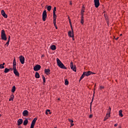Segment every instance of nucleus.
<instances>
[{
	"label": "nucleus",
	"instance_id": "nucleus-48",
	"mask_svg": "<svg viewBox=\"0 0 128 128\" xmlns=\"http://www.w3.org/2000/svg\"><path fill=\"white\" fill-rule=\"evenodd\" d=\"M79 82H80V79L79 80Z\"/></svg>",
	"mask_w": 128,
	"mask_h": 128
},
{
	"label": "nucleus",
	"instance_id": "nucleus-12",
	"mask_svg": "<svg viewBox=\"0 0 128 128\" xmlns=\"http://www.w3.org/2000/svg\"><path fill=\"white\" fill-rule=\"evenodd\" d=\"M22 116H28V111L24 110L22 112Z\"/></svg>",
	"mask_w": 128,
	"mask_h": 128
},
{
	"label": "nucleus",
	"instance_id": "nucleus-5",
	"mask_svg": "<svg viewBox=\"0 0 128 128\" xmlns=\"http://www.w3.org/2000/svg\"><path fill=\"white\" fill-rule=\"evenodd\" d=\"M1 38L3 40H6L8 38H6V35L4 32V30H2L1 32Z\"/></svg>",
	"mask_w": 128,
	"mask_h": 128
},
{
	"label": "nucleus",
	"instance_id": "nucleus-42",
	"mask_svg": "<svg viewBox=\"0 0 128 128\" xmlns=\"http://www.w3.org/2000/svg\"><path fill=\"white\" fill-rule=\"evenodd\" d=\"M55 28H56V30H58V26H55Z\"/></svg>",
	"mask_w": 128,
	"mask_h": 128
},
{
	"label": "nucleus",
	"instance_id": "nucleus-6",
	"mask_svg": "<svg viewBox=\"0 0 128 128\" xmlns=\"http://www.w3.org/2000/svg\"><path fill=\"white\" fill-rule=\"evenodd\" d=\"M48 16V14H46V10H45L42 13V20L44 22H46V20Z\"/></svg>",
	"mask_w": 128,
	"mask_h": 128
},
{
	"label": "nucleus",
	"instance_id": "nucleus-22",
	"mask_svg": "<svg viewBox=\"0 0 128 128\" xmlns=\"http://www.w3.org/2000/svg\"><path fill=\"white\" fill-rule=\"evenodd\" d=\"M119 116H121V117L124 116V115L122 114V110H120L119 111Z\"/></svg>",
	"mask_w": 128,
	"mask_h": 128
},
{
	"label": "nucleus",
	"instance_id": "nucleus-20",
	"mask_svg": "<svg viewBox=\"0 0 128 128\" xmlns=\"http://www.w3.org/2000/svg\"><path fill=\"white\" fill-rule=\"evenodd\" d=\"M28 124V119H26L24 122V126H26Z\"/></svg>",
	"mask_w": 128,
	"mask_h": 128
},
{
	"label": "nucleus",
	"instance_id": "nucleus-29",
	"mask_svg": "<svg viewBox=\"0 0 128 128\" xmlns=\"http://www.w3.org/2000/svg\"><path fill=\"white\" fill-rule=\"evenodd\" d=\"M47 10H48V12H50V10H52V6H48L47 8Z\"/></svg>",
	"mask_w": 128,
	"mask_h": 128
},
{
	"label": "nucleus",
	"instance_id": "nucleus-47",
	"mask_svg": "<svg viewBox=\"0 0 128 128\" xmlns=\"http://www.w3.org/2000/svg\"><path fill=\"white\" fill-rule=\"evenodd\" d=\"M10 70H12V68H10Z\"/></svg>",
	"mask_w": 128,
	"mask_h": 128
},
{
	"label": "nucleus",
	"instance_id": "nucleus-30",
	"mask_svg": "<svg viewBox=\"0 0 128 128\" xmlns=\"http://www.w3.org/2000/svg\"><path fill=\"white\" fill-rule=\"evenodd\" d=\"M65 86H68V79L65 80Z\"/></svg>",
	"mask_w": 128,
	"mask_h": 128
},
{
	"label": "nucleus",
	"instance_id": "nucleus-15",
	"mask_svg": "<svg viewBox=\"0 0 128 128\" xmlns=\"http://www.w3.org/2000/svg\"><path fill=\"white\" fill-rule=\"evenodd\" d=\"M44 72L46 74H50V69H45Z\"/></svg>",
	"mask_w": 128,
	"mask_h": 128
},
{
	"label": "nucleus",
	"instance_id": "nucleus-36",
	"mask_svg": "<svg viewBox=\"0 0 128 128\" xmlns=\"http://www.w3.org/2000/svg\"><path fill=\"white\" fill-rule=\"evenodd\" d=\"M14 95H12L11 96V98H10L9 100H14Z\"/></svg>",
	"mask_w": 128,
	"mask_h": 128
},
{
	"label": "nucleus",
	"instance_id": "nucleus-43",
	"mask_svg": "<svg viewBox=\"0 0 128 128\" xmlns=\"http://www.w3.org/2000/svg\"><path fill=\"white\" fill-rule=\"evenodd\" d=\"M2 65H3V66L5 64L4 62H3L2 64Z\"/></svg>",
	"mask_w": 128,
	"mask_h": 128
},
{
	"label": "nucleus",
	"instance_id": "nucleus-4",
	"mask_svg": "<svg viewBox=\"0 0 128 128\" xmlns=\"http://www.w3.org/2000/svg\"><path fill=\"white\" fill-rule=\"evenodd\" d=\"M92 72H90V71H88L87 72H84L83 74L82 75V76H80V80H82L84 76H90V74H92Z\"/></svg>",
	"mask_w": 128,
	"mask_h": 128
},
{
	"label": "nucleus",
	"instance_id": "nucleus-35",
	"mask_svg": "<svg viewBox=\"0 0 128 128\" xmlns=\"http://www.w3.org/2000/svg\"><path fill=\"white\" fill-rule=\"evenodd\" d=\"M56 7H54L53 13H56Z\"/></svg>",
	"mask_w": 128,
	"mask_h": 128
},
{
	"label": "nucleus",
	"instance_id": "nucleus-45",
	"mask_svg": "<svg viewBox=\"0 0 128 128\" xmlns=\"http://www.w3.org/2000/svg\"><path fill=\"white\" fill-rule=\"evenodd\" d=\"M18 128H22V126H19V127Z\"/></svg>",
	"mask_w": 128,
	"mask_h": 128
},
{
	"label": "nucleus",
	"instance_id": "nucleus-8",
	"mask_svg": "<svg viewBox=\"0 0 128 128\" xmlns=\"http://www.w3.org/2000/svg\"><path fill=\"white\" fill-rule=\"evenodd\" d=\"M42 66L40 64H36L34 66V70L35 72H38V70H40Z\"/></svg>",
	"mask_w": 128,
	"mask_h": 128
},
{
	"label": "nucleus",
	"instance_id": "nucleus-1",
	"mask_svg": "<svg viewBox=\"0 0 128 128\" xmlns=\"http://www.w3.org/2000/svg\"><path fill=\"white\" fill-rule=\"evenodd\" d=\"M13 70L14 74L17 76H20V73L16 70V59L13 60Z\"/></svg>",
	"mask_w": 128,
	"mask_h": 128
},
{
	"label": "nucleus",
	"instance_id": "nucleus-10",
	"mask_svg": "<svg viewBox=\"0 0 128 128\" xmlns=\"http://www.w3.org/2000/svg\"><path fill=\"white\" fill-rule=\"evenodd\" d=\"M94 2L96 8L100 6V0H94Z\"/></svg>",
	"mask_w": 128,
	"mask_h": 128
},
{
	"label": "nucleus",
	"instance_id": "nucleus-7",
	"mask_svg": "<svg viewBox=\"0 0 128 128\" xmlns=\"http://www.w3.org/2000/svg\"><path fill=\"white\" fill-rule=\"evenodd\" d=\"M70 67L71 70H74V72H76V66H74V63L72 62H70Z\"/></svg>",
	"mask_w": 128,
	"mask_h": 128
},
{
	"label": "nucleus",
	"instance_id": "nucleus-34",
	"mask_svg": "<svg viewBox=\"0 0 128 128\" xmlns=\"http://www.w3.org/2000/svg\"><path fill=\"white\" fill-rule=\"evenodd\" d=\"M0 68L2 70V69H3V68H4V65H2V64H0Z\"/></svg>",
	"mask_w": 128,
	"mask_h": 128
},
{
	"label": "nucleus",
	"instance_id": "nucleus-16",
	"mask_svg": "<svg viewBox=\"0 0 128 128\" xmlns=\"http://www.w3.org/2000/svg\"><path fill=\"white\" fill-rule=\"evenodd\" d=\"M22 122H23L22 119L18 120V126H20V124H22Z\"/></svg>",
	"mask_w": 128,
	"mask_h": 128
},
{
	"label": "nucleus",
	"instance_id": "nucleus-21",
	"mask_svg": "<svg viewBox=\"0 0 128 128\" xmlns=\"http://www.w3.org/2000/svg\"><path fill=\"white\" fill-rule=\"evenodd\" d=\"M68 18L69 20V22L71 30L72 31V22L70 21V16L68 17Z\"/></svg>",
	"mask_w": 128,
	"mask_h": 128
},
{
	"label": "nucleus",
	"instance_id": "nucleus-51",
	"mask_svg": "<svg viewBox=\"0 0 128 128\" xmlns=\"http://www.w3.org/2000/svg\"><path fill=\"white\" fill-rule=\"evenodd\" d=\"M119 128H122V127L120 126Z\"/></svg>",
	"mask_w": 128,
	"mask_h": 128
},
{
	"label": "nucleus",
	"instance_id": "nucleus-32",
	"mask_svg": "<svg viewBox=\"0 0 128 128\" xmlns=\"http://www.w3.org/2000/svg\"><path fill=\"white\" fill-rule=\"evenodd\" d=\"M53 22H54V26H56V19H54Z\"/></svg>",
	"mask_w": 128,
	"mask_h": 128
},
{
	"label": "nucleus",
	"instance_id": "nucleus-2",
	"mask_svg": "<svg viewBox=\"0 0 128 128\" xmlns=\"http://www.w3.org/2000/svg\"><path fill=\"white\" fill-rule=\"evenodd\" d=\"M56 62L58 66H59V68H63L64 70H66V67L64 66V64L62 62V61H60L58 58H56Z\"/></svg>",
	"mask_w": 128,
	"mask_h": 128
},
{
	"label": "nucleus",
	"instance_id": "nucleus-19",
	"mask_svg": "<svg viewBox=\"0 0 128 128\" xmlns=\"http://www.w3.org/2000/svg\"><path fill=\"white\" fill-rule=\"evenodd\" d=\"M68 122H70L71 126H72L74 124V120H72L70 119H68Z\"/></svg>",
	"mask_w": 128,
	"mask_h": 128
},
{
	"label": "nucleus",
	"instance_id": "nucleus-23",
	"mask_svg": "<svg viewBox=\"0 0 128 128\" xmlns=\"http://www.w3.org/2000/svg\"><path fill=\"white\" fill-rule=\"evenodd\" d=\"M10 36H9L8 38V40L6 43V45L7 44V46H8V44H10Z\"/></svg>",
	"mask_w": 128,
	"mask_h": 128
},
{
	"label": "nucleus",
	"instance_id": "nucleus-37",
	"mask_svg": "<svg viewBox=\"0 0 128 128\" xmlns=\"http://www.w3.org/2000/svg\"><path fill=\"white\" fill-rule=\"evenodd\" d=\"M108 116H106L104 117V122H106V120H108Z\"/></svg>",
	"mask_w": 128,
	"mask_h": 128
},
{
	"label": "nucleus",
	"instance_id": "nucleus-26",
	"mask_svg": "<svg viewBox=\"0 0 128 128\" xmlns=\"http://www.w3.org/2000/svg\"><path fill=\"white\" fill-rule=\"evenodd\" d=\"M8 72H10V69L8 68H6L4 69V72H5V74H8Z\"/></svg>",
	"mask_w": 128,
	"mask_h": 128
},
{
	"label": "nucleus",
	"instance_id": "nucleus-17",
	"mask_svg": "<svg viewBox=\"0 0 128 128\" xmlns=\"http://www.w3.org/2000/svg\"><path fill=\"white\" fill-rule=\"evenodd\" d=\"M50 48L51 50H56V46L52 45L51 46Z\"/></svg>",
	"mask_w": 128,
	"mask_h": 128
},
{
	"label": "nucleus",
	"instance_id": "nucleus-27",
	"mask_svg": "<svg viewBox=\"0 0 128 128\" xmlns=\"http://www.w3.org/2000/svg\"><path fill=\"white\" fill-rule=\"evenodd\" d=\"M34 124H36V123L34 122H32L30 126V128H34Z\"/></svg>",
	"mask_w": 128,
	"mask_h": 128
},
{
	"label": "nucleus",
	"instance_id": "nucleus-44",
	"mask_svg": "<svg viewBox=\"0 0 128 128\" xmlns=\"http://www.w3.org/2000/svg\"><path fill=\"white\" fill-rule=\"evenodd\" d=\"M70 5L72 4V2H70Z\"/></svg>",
	"mask_w": 128,
	"mask_h": 128
},
{
	"label": "nucleus",
	"instance_id": "nucleus-38",
	"mask_svg": "<svg viewBox=\"0 0 128 128\" xmlns=\"http://www.w3.org/2000/svg\"><path fill=\"white\" fill-rule=\"evenodd\" d=\"M89 118H92V114H90Z\"/></svg>",
	"mask_w": 128,
	"mask_h": 128
},
{
	"label": "nucleus",
	"instance_id": "nucleus-13",
	"mask_svg": "<svg viewBox=\"0 0 128 128\" xmlns=\"http://www.w3.org/2000/svg\"><path fill=\"white\" fill-rule=\"evenodd\" d=\"M1 14H2V16L6 18H8V15H6V12H4V10H2Z\"/></svg>",
	"mask_w": 128,
	"mask_h": 128
},
{
	"label": "nucleus",
	"instance_id": "nucleus-33",
	"mask_svg": "<svg viewBox=\"0 0 128 128\" xmlns=\"http://www.w3.org/2000/svg\"><path fill=\"white\" fill-rule=\"evenodd\" d=\"M36 120H38V118H34L33 120L32 121V122H34L36 124Z\"/></svg>",
	"mask_w": 128,
	"mask_h": 128
},
{
	"label": "nucleus",
	"instance_id": "nucleus-46",
	"mask_svg": "<svg viewBox=\"0 0 128 128\" xmlns=\"http://www.w3.org/2000/svg\"><path fill=\"white\" fill-rule=\"evenodd\" d=\"M100 88H104V87L100 86Z\"/></svg>",
	"mask_w": 128,
	"mask_h": 128
},
{
	"label": "nucleus",
	"instance_id": "nucleus-14",
	"mask_svg": "<svg viewBox=\"0 0 128 128\" xmlns=\"http://www.w3.org/2000/svg\"><path fill=\"white\" fill-rule=\"evenodd\" d=\"M112 110V108H110V106L109 107L108 110V113L106 114V116H110V111Z\"/></svg>",
	"mask_w": 128,
	"mask_h": 128
},
{
	"label": "nucleus",
	"instance_id": "nucleus-11",
	"mask_svg": "<svg viewBox=\"0 0 128 128\" xmlns=\"http://www.w3.org/2000/svg\"><path fill=\"white\" fill-rule=\"evenodd\" d=\"M68 35L70 38H74V29L72 31H69L68 32Z\"/></svg>",
	"mask_w": 128,
	"mask_h": 128
},
{
	"label": "nucleus",
	"instance_id": "nucleus-49",
	"mask_svg": "<svg viewBox=\"0 0 128 128\" xmlns=\"http://www.w3.org/2000/svg\"><path fill=\"white\" fill-rule=\"evenodd\" d=\"M0 116H2V114H0Z\"/></svg>",
	"mask_w": 128,
	"mask_h": 128
},
{
	"label": "nucleus",
	"instance_id": "nucleus-24",
	"mask_svg": "<svg viewBox=\"0 0 128 128\" xmlns=\"http://www.w3.org/2000/svg\"><path fill=\"white\" fill-rule=\"evenodd\" d=\"M16 92V86H13L12 89V92Z\"/></svg>",
	"mask_w": 128,
	"mask_h": 128
},
{
	"label": "nucleus",
	"instance_id": "nucleus-25",
	"mask_svg": "<svg viewBox=\"0 0 128 128\" xmlns=\"http://www.w3.org/2000/svg\"><path fill=\"white\" fill-rule=\"evenodd\" d=\"M48 112L50 114H52V112H50V110H46V114H48Z\"/></svg>",
	"mask_w": 128,
	"mask_h": 128
},
{
	"label": "nucleus",
	"instance_id": "nucleus-9",
	"mask_svg": "<svg viewBox=\"0 0 128 128\" xmlns=\"http://www.w3.org/2000/svg\"><path fill=\"white\" fill-rule=\"evenodd\" d=\"M20 60L22 64H24V57L22 56H20L19 57Z\"/></svg>",
	"mask_w": 128,
	"mask_h": 128
},
{
	"label": "nucleus",
	"instance_id": "nucleus-41",
	"mask_svg": "<svg viewBox=\"0 0 128 128\" xmlns=\"http://www.w3.org/2000/svg\"><path fill=\"white\" fill-rule=\"evenodd\" d=\"M93 100H94V98H92V102H90V104H92Z\"/></svg>",
	"mask_w": 128,
	"mask_h": 128
},
{
	"label": "nucleus",
	"instance_id": "nucleus-28",
	"mask_svg": "<svg viewBox=\"0 0 128 128\" xmlns=\"http://www.w3.org/2000/svg\"><path fill=\"white\" fill-rule=\"evenodd\" d=\"M53 18H54V20H56V13H53Z\"/></svg>",
	"mask_w": 128,
	"mask_h": 128
},
{
	"label": "nucleus",
	"instance_id": "nucleus-40",
	"mask_svg": "<svg viewBox=\"0 0 128 128\" xmlns=\"http://www.w3.org/2000/svg\"><path fill=\"white\" fill-rule=\"evenodd\" d=\"M116 40H118V38H115Z\"/></svg>",
	"mask_w": 128,
	"mask_h": 128
},
{
	"label": "nucleus",
	"instance_id": "nucleus-50",
	"mask_svg": "<svg viewBox=\"0 0 128 128\" xmlns=\"http://www.w3.org/2000/svg\"><path fill=\"white\" fill-rule=\"evenodd\" d=\"M120 36H122V34H120Z\"/></svg>",
	"mask_w": 128,
	"mask_h": 128
},
{
	"label": "nucleus",
	"instance_id": "nucleus-31",
	"mask_svg": "<svg viewBox=\"0 0 128 128\" xmlns=\"http://www.w3.org/2000/svg\"><path fill=\"white\" fill-rule=\"evenodd\" d=\"M42 78L44 84H46V77H44V76H42Z\"/></svg>",
	"mask_w": 128,
	"mask_h": 128
},
{
	"label": "nucleus",
	"instance_id": "nucleus-39",
	"mask_svg": "<svg viewBox=\"0 0 128 128\" xmlns=\"http://www.w3.org/2000/svg\"><path fill=\"white\" fill-rule=\"evenodd\" d=\"M114 126H118V124H114Z\"/></svg>",
	"mask_w": 128,
	"mask_h": 128
},
{
	"label": "nucleus",
	"instance_id": "nucleus-3",
	"mask_svg": "<svg viewBox=\"0 0 128 128\" xmlns=\"http://www.w3.org/2000/svg\"><path fill=\"white\" fill-rule=\"evenodd\" d=\"M86 8V7H84V5H83L82 6V11H81V15H82V18H81V22L80 23L82 24H83L84 21V10Z\"/></svg>",
	"mask_w": 128,
	"mask_h": 128
},
{
	"label": "nucleus",
	"instance_id": "nucleus-18",
	"mask_svg": "<svg viewBox=\"0 0 128 128\" xmlns=\"http://www.w3.org/2000/svg\"><path fill=\"white\" fill-rule=\"evenodd\" d=\"M40 74H38V72H36L35 74V78H40Z\"/></svg>",
	"mask_w": 128,
	"mask_h": 128
}]
</instances>
